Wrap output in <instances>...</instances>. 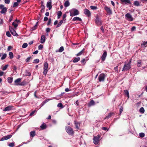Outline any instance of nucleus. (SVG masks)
I'll return each instance as SVG.
<instances>
[{"mask_svg":"<svg viewBox=\"0 0 147 147\" xmlns=\"http://www.w3.org/2000/svg\"><path fill=\"white\" fill-rule=\"evenodd\" d=\"M14 109V107L12 105H9L5 107L3 110V111H9Z\"/></svg>","mask_w":147,"mask_h":147,"instance_id":"obj_8","label":"nucleus"},{"mask_svg":"<svg viewBox=\"0 0 147 147\" xmlns=\"http://www.w3.org/2000/svg\"><path fill=\"white\" fill-rule=\"evenodd\" d=\"M57 107H60L61 108H63V106L61 103H59L57 105Z\"/></svg>","mask_w":147,"mask_h":147,"instance_id":"obj_51","label":"nucleus"},{"mask_svg":"<svg viewBox=\"0 0 147 147\" xmlns=\"http://www.w3.org/2000/svg\"><path fill=\"white\" fill-rule=\"evenodd\" d=\"M46 40V37L45 35H42L41 36L40 42L41 43H44Z\"/></svg>","mask_w":147,"mask_h":147,"instance_id":"obj_17","label":"nucleus"},{"mask_svg":"<svg viewBox=\"0 0 147 147\" xmlns=\"http://www.w3.org/2000/svg\"><path fill=\"white\" fill-rule=\"evenodd\" d=\"M72 21H82V20L79 17H75L73 18Z\"/></svg>","mask_w":147,"mask_h":147,"instance_id":"obj_19","label":"nucleus"},{"mask_svg":"<svg viewBox=\"0 0 147 147\" xmlns=\"http://www.w3.org/2000/svg\"><path fill=\"white\" fill-rule=\"evenodd\" d=\"M95 22L97 26H100L102 24V22L101 19L97 16L95 20Z\"/></svg>","mask_w":147,"mask_h":147,"instance_id":"obj_7","label":"nucleus"},{"mask_svg":"<svg viewBox=\"0 0 147 147\" xmlns=\"http://www.w3.org/2000/svg\"><path fill=\"white\" fill-rule=\"evenodd\" d=\"M35 113V111H34L30 113V116L32 115H33Z\"/></svg>","mask_w":147,"mask_h":147,"instance_id":"obj_61","label":"nucleus"},{"mask_svg":"<svg viewBox=\"0 0 147 147\" xmlns=\"http://www.w3.org/2000/svg\"><path fill=\"white\" fill-rule=\"evenodd\" d=\"M1 92H2V95H5L9 93V92H7V91H2Z\"/></svg>","mask_w":147,"mask_h":147,"instance_id":"obj_38","label":"nucleus"},{"mask_svg":"<svg viewBox=\"0 0 147 147\" xmlns=\"http://www.w3.org/2000/svg\"><path fill=\"white\" fill-rule=\"evenodd\" d=\"M38 25V22H37L35 26H34L33 27H32L31 28V30L32 31H33L35 29H36L37 28V26Z\"/></svg>","mask_w":147,"mask_h":147,"instance_id":"obj_27","label":"nucleus"},{"mask_svg":"<svg viewBox=\"0 0 147 147\" xmlns=\"http://www.w3.org/2000/svg\"><path fill=\"white\" fill-rule=\"evenodd\" d=\"M6 7H4V6L2 5L1 4L0 5V9H2L5 8Z\"/></svg>","mask_w":147,"mask_h":147,"instance_id":"obj_57","label":"nucleus"},{"mask_svg":"<svg viewBox=\"0 0 147 147\" xmlns=\"http://www.w3.org/2000/svg\"><path fill=\"white\" fill-rule=\"evenodd\" d=\"M50 31V29L49 28H47L46 29V31L47 32H49Z\"/></svg>","mask_w":147,"mask_h":147,"instance_id":"obj_64","label":"nucleus"},{"mask_svg":"<svg viewBox=\"0 0 147 147\" xmlns=\"http://www.w3.org/2000/svg\"><path fill=\"white\" fill-rule=\"evenodd\" d=\"M19 5L18 2H14L13 3V7H17Z\"/></svg>","mask_w":147,"mask_h":147,"instance_id":"obj_42","label":"nucleus"},{"mask_svg":"<svg viewBox=\"0 0 147 147\" xmlns=\"http://www.w3.org/2000/svg\"><path fill=\"white\" fill-rule=\"evenodd\" d=\"M7 56V54L5 53L3 55L2 57L1 58V59L2 60H3L5 59Z\"/></svg>","mask_w":147,"mask_h":147,"instance_id":"obj_48","label":"nucleus"},{"mask_svg":"<svg viewBox=\"0 0 147 147\" xmlns=\"http://www.w3.org/2000/svg\"><path fill=\"white\" fill-rule=\"evenodd\" d=\"M142 64V61L140 60H138L137 62V66L138 67H140L141 66Z\"/></svg>","mask_w":147,"mask_h":147,"instance_id":"obj_22","label":"nucleus"},{"mask_svg":"<svg viewBox=\"0 0 147 147\" xmlns=\"http://www.w3.org/2000/svg\"><path fill=\"white\" fill-rule=\"evenodd\" d=\"M8 66V65H5L4 67L2 68V70L3 71L5 70L7 68Z\"/></svg>","mask_w":147,"mask_h":147,"instance_id":"obj_52","label":"nucleus"},{"mask_svg":"<svg viewBox=\"0 0 147 147\" xmlns=\"http://www.w3.org/2000/svg\"><path fill=\"white\" fill-rule=\"evenodd\" d=\"M85 49H83L81 51L76 54L77 56H79L81 55L84 52Z\"/></svg>","mask_w":147,"mask_h":147,"instance_id":"obj_32","label":"nucleus"},{"mask_svg":"<svg viewBox=\"0 0 147 147\" xmlns=\"http://www.w3.org/2000/svg\"><path fill=\"white\" fill-rule=\"evenodd\" d=\"M134 4L136 6H138L139 5V1H135L134 2Z\"/></svg>","mask_w":147,"mask_h":147,"instance_id":"obj_45","label":"nucleus"},{"mask_svg":"<svg viewBox=\"0 0 147 147\" xmlns=\"http://www.w3.org/2000/svg\"><path fill=\"white\" fill-rule=\"evenodd\" d=\"M39 60L38 59H36L34 60L33 63H37L39 62Z\"/></svg>","mask_w":147,"mask_h":147,"instance_id":"obj_44","label":"nucleus"},{"mask_svg":"<svg viewBox=\"0 0 147 147\" xmlns=\"http://www.w3.org/2000/svg\"><path fill=\"white\" fill-rule=\"evenodd\" d=\"M74 123L76 129L77 130L79 129V127L80 126V123L76 121H74Z\"/></svg>","mask_w":147,"mask_h":147,"instance_id":"obj_16","label":"nucleus"},{"mask_svg":"<svg viewBox=\"0 0 147 147\" xmlns=\"http://www.w3.org/2000/svg\"><path fill=\"white\" fill-rule=\"evenodd\" d=\"M118 69V66H117L114 68V70L115 71H117Z\"/></svg>","mask_w":147,"mask_h":147,"instance_id":"obj_62","label":"nucleus"},{"mask_svg":"<svg viewBox=\"0 0 147 147\" xmlns=\"http://www.w3.org/2000/svg\"><path fill=\"white\" fill-rule=\"evenodd\" d=\"M147 46V41L146 42L144 41L143 43L141 44V47H144Z\"/></svg>","mask_w":147,"mask_h":147,"instance_id":"obj_28","label":"nucleus"},{"mask_svg":"<svg viewBox=\"0 0 147 147\" xmlns=\"http://www.w3.org/2000/svg\"><path fill=\"white\" fill-rule=\"evenodd\" d=\"M123 107H121L119 111V115H120L123 111Z\"/></svg>","mask_w":147,"mask_h":147,"instance_id":"obj_56","label":"nucleus"},{"mask_svg":"<svg viewBox=\"0 0 147 147\" xmlns=\"http://www.w3.org/2000/svg\"><path fill=\"white\" fill-rule=\"evenodd\" d=\"M70 15L71 16H74L79 15L80 13L78 10L75 8H73L69 11Z\"/></svg>","mask_w":147,"mask_h":147,"instance_id":"obj_1","label":"nucleus"},{"mask_svg":"<svg viewBox=\"0 0 147 147\" xmlns=\"http://www.w3.org/2000/svg\"><path fill=\"white\" fill-rule=\"evenodd\" d=\"M5 3L6 4H9L10 3V0H4Z\"/></svg>","mask_w":147,"mask_h":147,"instance_id":"obj_59","label":"nucleus"},{"mask_svg":"<svg viewBox=\"0 0 147 147\" xmlns=\"http://www.w3.org/2000/svg\"><path fill=\"white\" fill-rule=\"evenodd\" d=\"M30 134L31 137H33L35 135V131H31L30 132Z\"/></svg>","mask_w":147,"mask_h":147,"instance_id":"obj_35","label":"nucleus"},{"mask_svg":"<svg viewBox=\"0 0 147 147\" xmlns=\"http://www.w3.org/2000/svg\"><path fill=\"white\" fill-rule=\"evenodd\" d=\"M121 2L125 3V4H130L131 2L129 0H120Z\"/></svg>","mask_w":147,"mask_h":147,"instance_id":"obj_21","label":"nucleus"},{"mask_svg":"<svg viewBox=\"0 0 147 147\" xmlns=\"http://www.w3.org/2000/svg\"><path fill=\"white\" fill-rule=\"evenodd\" d=\"M90 7L91 9L93 10H95L97 8V7L96 6H90Z\"/></svg>","mask_w":147,"mask_h":147,"instance_id":"obj_46","label":"nucleus"},{"mask_svg":"<svg viewBox=\"0 0 147 147\" xmlns=\"http://www.w3.org/2000/svg\"><path fill=\"white\" fill-rule=\"evenodd\" d=\"M17 20H16L15 22H13L12 23V25L14 26L15 28H16L18 26V24L16 22Z\"/></svg>","mask_w":147,"mask_h":147,"instance_id":"obj_40","label":"nucleus"},{"mask_svg":"<svg viewBox=\"0 0 147 147\" xmlns=\"http://www.w3.org/2000/svg\"><path fill=\"white\" fill-rule=\"evenodd\" d=\"M27 46H28L27 44L26 43H24L23 44V45L22 46V47L23 48H26L27 47Z\"/></svg>","mask_w":147,"mask_h":147,"instance_id":"obj_49","label":"nucleus"},{"mask_svg":"<svg viewBox=\"0 0 147 147\" xmlns=\"http://www.w3.org/2000/svg\"><path fill=\"white\" fill-rule=\"evenodd\" d=\"M62 14L61 11H59L57 12V18L59 19L60 18Z\"/></svg>","mask_w":147,"mask_h":147,"instance_id":"obj_25","label":"nucleus"},{"mask_svg":"<svg viewBox=\"0 0 147 147\" xmlns=\"http://www.w3.org/2000/svg\"><path fill=\"white\" fill-rule=\"evenodd\" d=\"M80 59V57H78L76 58H75L73 60V62L74 63H76L78 62Z\"/></svg>","mask_w":147,"mask_h":147,"instance_id":"obj_30","label":"nucleus"},{"mask_svg":"<svg viewBox=\"0 0 147 147\" xmlns=\"http://www.w3.org/2000/svg\"><path fill=\"white\" fill-rule=\"evenodd\" d=\"M9 29L11 34L14 36H17L18 34L16 33L15 30L11 27L9 26Z\"/></svg>","mask_w":147,"mask_h":147,"instance_id":"obj_9","label":"nucleus"},{"mask_svg":"<svg viewBox=\"0 0 147 147\" xmlns=\"http://www.w3.org/2000/svg\"><path fill=\"white\" fill-rule=\"evenodd\" d=\"M131 59H130L129 62L127 63H125V65L123 67L122 69V71H127L131 68Z\"/></svg>","mask_w":147,"mask_h":147,"instance_id":"obj_2","label":"nucleus"},{"mask_svg":"<svg viewBox=\"0 0 147 147\" xmlns=\"http://www.w3.org/2000/svg\"><path fill=\"white\" fill-rule=\"evenodd\" d=\"M65 129L67 133L70 135H72L74 134V131L72 128L69 126H67L65 127Z\"/></svg>","mask_w":147,"mask_h":147,"instance_id":"obj_3","label":"nucleus"},{"mask_svg":"<svg viewBox=\"0 0 147 147\" xmlns=\"http://www.w3.org/2000/svg\"><path fill=\"white\" fill-rule=\"evenodd\" d=\"M9 55L10 59H12L13 57V54L12 52H9Z\"/></svg>","mask_w":147,"mask_h":147,"instance_id":"obj_36","label":"nucleus"},{"mask_svg":"<svg viewBox=\"0 0 147 147\" xmlns=\"http://www.w3.org/2000/svg\"><path fill=\"white\" fill-rule=\"evenodd\" d=\"M124 92L125 95L127 96L128 98L129 97V94L128 91L127 90H124Z\"/></svg>","mask_w":147,"mask_h":147,"instance_id":"obj_34","label":"nucleus"},{"mask_svg":"<svg viewBox=\"0 0 147 147\" xmlns=\"http://www.w3.org/2000/svg\"><path fill=\"white\" fill-rule=\"evenodd\" d=\"M139 136L141 138H143L145 136V134L143 133H140L139 134Z\"/></svg>","mask_w":147,"mask_h":147,"instance_id":"obj_50","label":"nucleus"},{"mask_svg":"<svg viewBox=\"0 0 147 147\" xmlns=\"http://www.w3.org/2000/svg\"><path fill=\"white\" fill-rule=\"evenodd\" d=\"M41 7H42V9L41 10H44L45 9V6L43 4V2H41Z\"/></svg>","mask_w":147,"mask_h":147,"instance_id":"obj_43","label":"nucleus"},{"mask_svg":"<svg viewBox=\"0 0 147 147\" xmlns=\"http://www.w3.org/2000/svg\"><path fill=\"white\" fill-rule=\"evenodd\" d=\"M40 127L42 129H45L47 127L46 125L44 123H43L41 125H40Z\"/></svg>","mask_w":147,"mask_h":147,"instance_id":"obj_24","label":"nucleus"},{"mask_svg":"<svg viewBox=\"0 0 147 147\" xmlns=\"http://www.w3.org/2000/svg\"><path fill=\"white\" fill-rule=\"evenodd\" d=\"M107 56V52L106 51L104 50V53H103L101 57V59L102 61H104L106 59Z\"/></svg>","mask_w":147,"mask_h":147,"instance_id":"obj_12","label":"nucleus"},{"mask_svg":"<svg viewBox=\"0 0 147 147\" xmlns=\"http://www.w3.org/2000/svg\"><path fill=\"white\" fill-rule=\"evenodd\" d=\"M51 18H49V19L48 22L47 23V25L48 26L50 25L51 24Z\"/></svg>","mask_w":147,"mask_h":147,"instance_id":"obj_55","label":"nucleus"},{"mask_svg":"<svg viewBox=\"0 0 147 147\" xmlns=\"http://www.w3.org/2000/svg\"><path fill=\"white\" fill-rule=\"evenodd\" d=\"M31 58V57L30 56L28 57L27 58L26 60V62H29Z\"/></svg>","mask_w":147,"mask_h":147,"instance_id":"obj_58","label":"nucleus"},{"mask_svg":"<svg viewBox=\"0 0 147 147\" xmlns=\"http://www.w3.org/2000/svg\"><path fill=\"white\" fill-rule=\"evenodd\" d=\"M93 142L95 144H97L99 142V139L98 138H97V137L96 136H94L93 138Z\"/></svg>","mask_w":147,"mask_h":147,"instance_id":"obj_15","label":"nucleus"},{"mask_svg":"<svg viewBox=\"0 0 147 147\" xmlns=\"http://www.w3.org/2000/svg\"><path fill=\"white\" fill-rule=\"evenodd\" d=\"M106 77L105 74L104 73L100 74L98 77V81L100 82L104 81Z\"/></svg>","mask_w":147,"mask_h":147,"instance_id":"obj_6","label":"nucleus"},{"mask_svg":"<svg viewBox=\"0 0 147 147\" xmlns=\"http://www.w3.org/2000/svg\"><path fill=\"white\" fill-rule=\"evenodd\" d=\"M12 136V135H9L2 137L0 141H3L10 139Z\"/></svg>","mask_w":147,"mask_h":147,"instance_id":"obj_11","label":"nucleus"},{"mask_svg":"<svg viewBox=\"0 0 147 147\" xmlns=\"http://www.w3.org/2000/svg\"><path fill=\"white\" fill-rule=\"evenodd\" d=\"M46 6L47 8H48L49 10L51 9L52 7V2L51 1H48L47 3Z\"/></svg>","mask_w":147,"mask_h":147,"instance_id":"obj_14","label":"nucleus"},{"mask_svg":"<svg viewBox=\"0 0 147 147\" xmlns=\"http://www.w3.org/2000/svg\"><path fill=\"white\" fill-rule=\"evenodd\" d=\"M43 46L42 45H40L38 46V49L39 50H42L43 48Z\"/></svg>","mask_w":147,"mask_h":147,"instance_id":"obj_54","label":"nucleus"},{"mask_svg":"<svg viewBox=\"0 0 147 147\" xmlns=\"http://www.w3.org/2000/svg\"><path fill=\"white\" fill-rule=\"evenodd\" d=\"M139 111L140 113H143L144 112L145 110L143 107H142L140 109Z\"/></svg>","mask_w":147,"mask_h":147,"instance_id":"obj_39","label":"nucleus"},{"mask_svg":"<svg viewBox=\"0 0 147 147\" xmlns=\"http://www.w3.org/2000/svg\"><path fill=\"white\" fill-rule=\"evenodd\" d=\"M136 29V27L135 26H133L131 28V30L132 31H134Z\"/></svg>","mask_w":147,"mask_h":147,"instance_id":"obj_60","label":"nucleus"},{"mask_svg":"<svg viewBox=\"0 0 147 147\" xmlns=\"http://www.w3.org/2000/svg\"><path fill=\"white\" fill-rule=\"evenodd\" d=\"M70 3L68 0L66 1L64 3V6L65 7H68L70 5Z\"/></svg>","mask_w":147,"mask_h":147,"instance_id":"obj_23","label":"nucleus"},{"mask_svg":"<svg viewBox=\"0 0 147 147\" xmlns=\"http://www.w3.org/2000/svg\"><path fill=\"white\" fill-rule=\"evenodd\" d=\"M67 17V15L66 14H64L63 15V17H62V20H63V21H64V22L65 23V20H66V18Z\"/></svg>","mask_w":147,"mask_h":147,"instance_id":"obj_29","label":"nucleus"},{"mask_svg":"<svg viewBox=\"0 0 147 147\" xmlns=\"http://www.w3.org/2000/svg\"><path fill=\"white\" fill-rule=\"evenodd\" d=\"M104 9L109 15H110L112 14V10L110 7L107 6H105L104 7Z\"/></svg>","mask_w":147,"mask_h":147,"instance_id":"obj_10","label":"nucleus"},{"mask_svg":"<svg viewBox=\"0 0 147 147\" xmlns=\"http://www.w3.org/2000/svg\"><path fill=\"white\" fill-rule=\"evenodd\" d=\"M8 146L10 147H13L15 146L14 143V142H11L9 143Z\"/></svg>","mask_w":147,"mask_h":147,"instance_id":"obj_53","label":"nucleus"},{"mask_svg":"<svg viewBox=\"0 0 147 147\" xmlns=\"http://www.w3.org/2000/svg\"><path fill=\"white\" fill-rule=\"evenodd\" d=\"M84 13L88 17L91 16V13L90 11L87 9H85L84 10Z\"/></svg>","mask_w":147,"mask_h":147,"instance_id":"obj_13","label":"nucleus"},{"mask_svg":"<svg viewBox=\"0 0 147 147\" xmlns=\"http://www.w3.org/2000/svg\"><path fill=\"white\" fill-rule=\"evenodd\" d=\"M6 35L8 37H10L11 36V35L10 33V32H9V31H7L6 32Z\"/></svg>","mask_w":147,"mask_h":147,"instance_id":"obj_47","label":"nucleus"},{"mask_svg":"<svg viewBox=\"0 0 147 147\" xmlns=\"http://www.w3.org/2000/svg\"><path fill=\"white\" fill-rule=\"evenodd\" d=\"M21 80V78H19L16 80L14 81L15 85H20V82Z\"/></svg>","mask_w":147,"mask_h":147,"instance_id":"obj_20","label":"nucleus"},{"mask_svg":"<svg viewBox=\"0 0 147 147\" xmlns=\"http://www.w3.org/2000/svg\"><path fill=\"white\" fill-rule=\"evenodd\" d=\"M48 67V65L47 63V62H45L44 63V67H43V74L45 76H46L47 74V72L48 70L47 69Z\"/></svg>","mask_w":147,"mask_h":147,"instance_id":"obj_5","label":"nucleus"},{"mask_svg":"<svg viewBox=\"0 0 147 147\" xmlns=\"http://www.w3.org/2000/svg\"><path fill=\"white\" fill-rule=\"evenodd\" d=\"M95 104V102L93 100H92L88 104V105L89 107H90L94 105Z\"/></svg>","mask_w":147,"mask_h":147,"instance_id":"obj_18","label":"nucleus"},{"mask_svg":"<svg viewBox=\"0 0 147 147\" xmlns=\"http://www.w3.org/2000/svg\"><path fill=\"white\" fill-rule=\"evenodd\" d=\"M125 17L126 20L129 21H133L134 20L131 15L129 13H127L125 14Z\"/></svg>","mask_w":147,"mask_h":147,"instance_id":"obj_4","label":"nucleus"},{"mask_svg":"<svg viewBox=\"0 0 147 147\" xmlns=\"http://www.w3.org/2000/svg\"><path fill=\"white\" fill-rule=\"evenodd\" d=\"M64 50V48L62 46L61 47L58 51L57 50L56 51V52H63Z\"/></svg>","mask_w":147,"mask_h":147,"instance_id":"obj_31","label":"nucleus"},{"mask_svg":"<svg viewBox=\"0 0 147 147\" xmlns=\"http://www.w3.org/2000/svg\"><path fill=\"white\" fill-rule=\"evenodd\" d=\"M7 10V8H5L2 9V10L0 11V13H1L3 14L5 13Z\"/></svg>","mask_w":147,"mask_h":147,"instance_id":"obj_26","label":"nucleus"},{"mask_svg":"<svg viewBox=\"0 0 147 147\" xmlns=\"http://www.w3.org/2000/svg\"><path fill=\"white\" fill-rule=\"evenodd\" d=\"M8 82L9 83H11L13 81V78L9 77L8 78Z\"/></svg>","mask_w":147,"mask_h":147,"instance_id":"obj_37","label":"nucleus"},{"mask_svg":"<svg viewBox=\"0 0 147 147\" xmlns=\"http://www.w3.org/2000/svg\"><path fill=\"white\" fill-rule=\"evenodd\" d=\"M113 115V113H110L108 115L106 116V117H105V119H109V118H110Z\"/></svg>","mask_w":147,"mask_h":147,"instance_id":"obj_33","label":"nucleus"},{"mask_svg":"<svg viewBox=\"0 0 147 147\" xmlns=\"http://www.w3.org/2000/svg\"><path fill=\"white\" fill-rule=\"evenodd\" d=\"M63 22V20H60L57 24V28L59 27L62 24Z\"/></svg>","mask_w":147,"mask_h":147,"instance_id":"obj_41","label":"nucleus"},{"mask_svg":"<svg viewBox=\"0 0 147 147\" xmlns=\"http://www.w3.org/2000/svg\"><path fill=\"white\" fill-rule=\"evenodd\" d=\"M48 18L47 17H45L44 18V21H46L48 20Z\"/></svg>","mask_w":147,"mask_h":147,"instance_id":"obj_63","label":"nucleus"}]
</instances>
